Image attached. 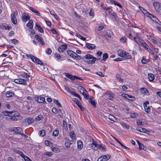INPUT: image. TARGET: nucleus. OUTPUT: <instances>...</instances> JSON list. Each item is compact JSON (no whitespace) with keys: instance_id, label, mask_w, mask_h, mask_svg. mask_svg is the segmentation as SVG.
<instances>
[{"instance_id":"obj_1","label":"nucleus","mask_w":161,"mask_h":161,"mask_svg":"<svg viewBox=\"0 0 161 161\" xmlns=\"http://www.w3.org/2000/svg\"><path fill=\"white\" fill-rule=\"evenodd\" d=\"M23 118L22 116L17 111H11L10 117H7V120L10 121H16L21 120Z\"/></svg>"},{"instance_id":"obj_2","label":"nucleus","mask_w":161,"mask_h":161,"mask_svg":"<svg viewBox=\"0 0 161 161\" xmlns=\"http://www.w3.org/2000/svg\"><path fill=\"white\" fill-rule=\"evenodd\" d=\"M29 57L32 59V61L34 63L41 65L43 64L42 63V61L40 60L39 59L37 58L36 57L31 55H29Z\"/></svg>"},{"instance_id":"obj_3","label":"nucleus","mask_w":161,"mask_h":161,"mask_svg":"<svg viewBox=\"0 0 161 161\" xmlns=\"http://www.w3.org/2000/svg\"><path fill=\"white\" fill-rule=\"evenodd\" d=\"M27 80H27H24L22 79H18L15 80L14 82L15 83L17 84L26 85L27 84L26 81Z\"/></svg>"},{"instance_id":"obj_4","label":"nucleus","mask_w":161,"mask_h":161,"mask_svg":"<svg viewBox=\"0 0 161 161\" xmlns=\"http://www.w3.org/2000/svg\"><path fill=\"white\" fill-rule=\"evenodd\" d=\"M73 101L75 102L76 104L78 105L79 108L82 111L84 110V108L82 106L81 103L78 101V100L75 98H73Z\"/></svg>"},{"instance_id":"obj_5","label":"nucleus","mask_w":161,"mask_h":161,"mask_svg":"<svg viewBox=\"0 0 161 161\" xmlns=\"http://www.w3.org/2000/svg\"><path fill=\"white\" fill-rule=\"evenodd\" d=\"M30 16H29L27 14L25 13H24L23 15H22V19L23 22H25L28 20L30 19Z\"/></svg>"},{"instance_id":"obj_6","label":"nucleus","mask_w":161,"mask_h":161,"mask_svg":"<svg viewBox=\"0 0 161 161\" xmlns=\"http://www.w3.org/2000/svg\"><path fill=\"white\" fill-rule=\"evenodd\" d=\"M67 48L66 45H62L60 46L58 48V50L60 53H62L64 52Z\"/></svg>"},{"instance_id":"obj_7","label":"nucleus","mask_w":161,"mask_h":161,"mask_svg":"<svg viewBox=\"0 0 161 161\" xmlns=\"http://www.w3.org/2000/svg\"><path fill=\"white\" fill-rule=\"evenodd\" d=\"M35 37L38 40V42L42 45H45L43 39L40 36L38 35H36L35 36Z\"/></svg>"},{"instance_id":"obj_8","label":"nucleus","mask_w":161,"mask_h":161,"mask_svg":"<svg viewBox=\"0 0 161 161\" xmlns=\"http://www.w3.org/2000/svg\"><path fill=\"white\" fill-rule=\"evenodd\" d=\"M153 6L156 11L158 10L161 8L160 3L158 2H155L153 3Z\"/></svg>"},{"instance_id":"obj_9","label":"nucleus","mask_w":161,"mask_h":161,"mask_svg":"<svg viewBox=\"0 0 161 161\" xmlns=\"http://www.w3.org/2000/svg\"><path fill=\"white\" fill-rule=\"evenodd\" d=\"M122 96L123 97H125L126 99H127L128 98H130L131 99H130L131 101H133L135 100V98L133 96L128 94H122Z\"/></svg>"},{"instance_id":"obj_10","label":"nucleus","mask_w":161,"mask_h":161,"mask_svg":"<svg viewBox=\"0 0 161 161\" xmlns=\"http://www.w3.org/2000/svg\"><path fill=\"white\" fill-rule=\"evenodd\" d=\"M139 8L140 10L142 11V12L144 14H145L147 16L149 17V16H150V15L151 14L149 13L146 10L140 6L139 7Z\"/></svg>"},{"instance_id":"obj_11","label":"nucleus","mask_w":161,"mask_h":161,"mask_svg":"<svg viewBox=\"0 0 161 161\" xmlns=\"http://www.w3.org/2000/svg\"><path fill=\"white\" fill-rule=\"evenodd\" d=\"M35 100L38 102L40 103H42L45 101V98L40 96H38L35 98Z\"/></svg>"},{"instance_id":"obj_12","label":"nucleus","mask_w":161,"mask_h":161,"mask_svg":"<svg viewBox=\"0 0 161 161\" xmlns=\"http://www.w3.org/2000/svg\"><path fill=\"white\" fill-rule=\"evenodd\" d=\"M34 121L33 119L31 118H28L25 120V123L28 125H30Z\"/></svg>"},{"instance_id":"obj_13","label":"nucleus","mask_w":161,"mask_h":161,"mask_svg":"<svg viewBox=\"0 0 161 161\" xmlns=\"http://www.w3.org/2000/svg\"><path fill=\"white\" fill-rule=\"evenodd\" d=\"M22 130L21 128L19 127H14L12 130L18 134L20 133V132H21Z\"/></svg>"},{"instance_id":"obj_14","label":"nucleus","mask_w":161,"mask_h":161,"mask_svg":"<svg viewBox=\"0 0 161 161\" xmlns=\"http://www.w3.org/2000/svg\"><path fill=\"white\" fill-rule=\"evenodd\" d=\"M15 12L11 14V19L14 25L16 24L17 23V20L16 18L15 17Z\"/></svg>"},{"instance_id":"obj_15","label":"nucleus","mask_w":161,"mask_h":161,"mask_svg":"<svg viewBox=\"0 0 161 161\" xmlns=\"http://www.w3.org/2000/svg\"><path fill=\"white\" fill-rule=\"evenodd\" d=\"M98 144H96V142L94 141H93L92 143L91 144V146L92 149L95 150H97L98 149Z\"/></svg>"},{"instance_id":"obj_16","label":"nucleus","mask_w":161,"mask_h":161,"mask_svg":"<svg viewBox=\"0 0 161 161\" xmlns=\"http://www.w3.org/2000/svg\"><path fill=\"white\" fill-rule=\"evenodd\" d=\"M134 34L135 36L132 35V33H130L129 35V37L131 40H133L136 43H138V42L136 40V36L135 35L136 33H134Z\"/></svg>"},{"instance_id":"obj_17","label":"nucleus","mask_w":161,"mask_h":161,"mask_svg":"<svg viewBox=\"0 0 161 161\" xmlns=\"http://www.w3.org/2000/svg\"><path fill=\"white\" fill-rule=\"evenodd\" d=\"M86 47L89 49L90 50H92L96 48V46L93 44L90 43H87L86 44Z\"/></svg>"},{"instance_id":"obj_18","label":"nucleus","mask_w":161,"mask_h":161,"mask_svg":"<svg viewBox=\"0 0 161 161\" xmlns=\"http://www.w3.org/2000/svg\"><path fill=\"white\" fill-rule=\"evenodd\" d=\"M65 75L71 80H75V75L73 76L67 73H65Z\"/></svg>"},{"instance_id":"obj_19","label":"nucleus","mask_w":161,"mask_h":161,"mask_svg":"<svg viewBox=\"0 0 161 161\" xmlns=\"http://www.w3.org/2000/svg\"><path fill=\"white\" fill-rule=\"evenodd\" d=\"M77 89L80 92V93L82 95L85 93V92L86 90L84 88L82 87L81 86H79L77 87Z\"/></svg>"},{"instance_id":"obj_20","label":"nucleus","mask_w":161,"mask_h":161,"mask_svg":"<svg viewBox=\"0 0 161 161\" xmlns=\"http://www.w3.org/2000/svg\"><path fill=\"white\" fill-rule=\"evenodd\" d=\"M118 55L121 57H124L125 56L126 52H124L122 50H119L118 51Z\"/></svg>"},{"instance_id":"obj_21","label":"nucleus","mask_w":161,"mask_h":161,"mask_svg":"<svg viewBox=\"0 0 161 161\" xmlns=\"http://www.w3.org/2000/svg\"><path fill=\"white\" fill-rule=\"evenodd\" d=\"M148 17L151 18L153 21L155 22H157L158 21H159V19L152 14H151L150 15V16H149Z\"/></svg>"},{"instance_id":"obj_22","label":"nucleus","mask_w":161,"mask_h":161,"mask_svg":"<svg viewBox=\"0 0 161 161\" xmlns=\"http://www.w3.org/2000/svg\"><path fill=\"white\" fill-rule=\"evenodd\" d=\"M135 35L136 36V39H138L139 42L141 43L142 44L144 42V41L140 37L138 33H136Z\"/></svg>"},{"instance_id":"obj_23","label":"nucleus","mask_w":161,"mask_h":161,"mask_svg":"<svg viewBox=\"0 0 161 161\" xmlns=\"http://www.w3.org/2000/svg\"><path fill=\"white\" fill-rule=\"evenodd\" d=\"M27 27H29L30 29H32L33 27V21L32 20H30L29 22L26 24Z\"/></svg>"},{"instance_id":"obj_24","label":"nucleus","mask_w":161,"mask_h":161,"mask_svg":"<svg viewBox=\"0 0 161 161\" xmlns=\"http://www.w3.org/2000/svg\"><path fill=\"white\" fill-rule=\"evenodd\" d=\"M38 23H36V29H37L40 32H41L42 33H43L44 32V31L43 29L41 27V26L40 25H38Z\"/></svg>"},{"instance_id":"obj_25","label":"nucleus","mask_w":161,"mask_h":161,"mask_svg":"<svg viewBox=\"0 0 161 161\" xmlns=\"http://www.w3.org/2000/svg\"><path fill=\"white\" fill-rule=\"evenodd\" d=\"M110 1V3L112 4H114L115 5H117L120 8H121L122 7V6L121 5V4L116 2L114 0H109Z\"/></svg>"},{"instance_id":"obj_26","label":"nucleus","mask_w":161,"mask_h":161,"mask_svg":"<svg viewBox=\"0 0 161 161\" xmlns=\"http://www.w3.org/2000/svg\"><path fill=\"white\" fill-rule=\"evenodd\" d=\"M11 111H4L2 112L3 115L5 116H8L9 117H10Z\"/></svg>"},{"instance_id":"obj_27","label":"nucleus","mask_w":161,"mask_h":161,"mask_svg":"<svg viewBox=\"0 0 161 161\" xmlns=\"http://www.w3.org/2000/svg\"><path fill=\"white\" fill-rule=\"evenodd\" d=\"M136 130L140 132H143L146 133H147V132H149L148 131L144 128H141L139 127H137L136 128Z\"/></svg>"},{"instance_id":"obj_28","label":"nucleus","mask_w":161,"mask_h":161,"mask_svg":"<svg viewBox=\"0 0 161 161\" xmlns=\"http://www.w3.org/2000/svg\"><path fill=\"white\" fill-rule=\"evenodd\" d=\"M29 8L33 13H36V15H38L40 14V13L36 9L33 8L31 7H30Z\"/></svg>"},{"instance_id":"obj_29","label":"nucleus","mask_w":161,"mask_h":161,"mask_svg":"<svg viewBox=\"0 0 161 161\" xmlns=\"http://www.w3.org/2000/svg\"><path fill=\"white\" fill-rule=\"evenodd\" d=\"M43 116L41 114H39L35 118V120L38 121L42 120L43 119Z\"/></svg>"},{"instance_id":"obj_30","label":"nucleus","mask_w":161,"mask_h":161,"mask_svg":"<svg viewBox=\"0 0 161 161\" xmlns=\"http://www.w3.org/2000/svg\"><path fill=\"white\" fill-rule=\"evenodd\" d=\"M97 60L96 58H93L92 60L87 61L86 62L88 64H94Z\"/></svg>"},{"instance_id":"obj_31","label":"nucleus","mask_w":161,"mask_h":161,"mask_svg":"<svg viewBox=\"0 0 161 161\" xmlns=\"http://www.w3.org/2000/svg\"><path fill=\"white\" fill-rule=\"evenodd\" d=\"M148 78L150 81H152L154 79V76L152 74H150L148 75Z\"/></svg>"},{"instance_id":"obj_32","label":"nucleus","mask_w":161,"mask_h":161,"mask_svg":"<svg viewBox=\"0 0 161 161\" xmlns=\"http://www.w3.org/2000/svg\"><path fill=\"white\" fill-rule=\"evenodd\" d=\"M108 55L107 53H105L103 55V59L101 60V62H103L108 58Z\"/></svg>"},{"instance_id":"obj_33","label":"nucleus","mask_w":161,"mask_h":161,"mask_svg":"<svg viewBox=\"0 0 161 161\" xmlns=\"http://www.w3.org/2000/svg\"><path fill=\"white\" fill-rule=\"evenodd\" d=\"M88 101L93 107H96V103L94 100H93L90 98L89 99Z\"/></svg>"},{"instance_id":"obj_34","label":"nucleus","mask_w":161,"mask_h":161,"mask_svg":"<svg viewBox=\"0 0 161 161\" xmlns=\"http://www.w3.org/2000/svg\"><path fill=\"white\" fill-rule=\"evenodd\" d=\"M77 147H78L80 149H81L83 147V144L82 142L80 141H79L77 142Z\"/></svg>"},{"instance_id":"obj_35","label":"nucleus","mask_w":161,"mask_h":161,"mask_svg":"<svg viewBox=\"0 0 161 161\" xmlns=\"http://www.w3.org/2000/svg\"><path fill=\"white\" fill-rule=\"evenodd\" d=\"M137 142L139 146V149L141 150L143 149L145 150V148L146 149V148L145 147V146L142 144L140 143L138 141H137Z\"/></svg>"},{"instance_id":"obj_36","label":"nucleus","mask_w":161,"mask_h":161,"mask_svg":"<svg viewBox=\"0 0 161 161\" xmlns=\"http://www.w3.org/2000/svg\"><path fill=\"white\" fill-rule=\"evenodd\" d=\"M14 93L11 92H9L8 93H7L6 94V96L7 98H9L11 97H13L14 96Z\"/></svg>"},{"instance_id":"obj_37","label":"nucleus","mask_w":161,"mask_h":161,"mask_svg":"<svg viewBox=\"0 0 161 161\" xmlns=\"http://www.w3.org/2000/svg\"><path fill=\"white\" fill-rule=\"evenodd\" d=\"M127 39L126 37L123 36L120 39L119 42L122 43H124L127 42Z\"/></svg>"},{"instance_id":"obj_38","label":"nucleus","mask_w":161,"mask_h":161,"mask_svg":"<svg viewBox=\"0 0 161 161\" xmlns=\"http://www.w3.org/2000/svg\"><path fill=\"white\" fill-rule=\"evenodd\" d=\"M85 58L87 59H92L93 58H95L91 54H88L86 55L84 57Z\"/></svg>"},{"instance_id":"obj_39","label":"nucleus","mask_w":161,"mask_h":161,"mask_svg":"<svg viewBox=\"0 0 161 161\" xmlns=\"http://www.w3.org/2000/svg\"><path fill=\"white\" fill-rule=\"evenodd\" d=\"M69 135L70 137L72 139H76V136L74 134V132H71L69 133Z\"/></svg>"},{"instance_id":"obj_40","label":"nucleus","mask_w":161,"mask_h":161,"mask_svg":"<svg viewBox=\"0 0 161 161\" xmlns=\"http://www.w3.org/2000/svg\"><path fill=\"white\" fill-rule=\"evenodd\" d=\"M83 95L84 97L86 99H88L89 98V95L87 91L86 90V91L85 92L84 94H83Z\"/></svg>"},{"instance_id":"obj_41","label":"nucleus","mask_w":161,"mask_h":161,"mask_svg":"<svg viewBox=\"0 0 161 161\" xmlns=\"http://www.w3.org/2000/svg\"><path fill=\"white\" fill-rule=\"evenodd\" d=\"M46 134L45 133V131L44 130H41L39 133V135L40 136H41L42 137H43L45 136Z\"/></svg>"},{"instance_id":"obj_42","label":"nucleus","mask_w":161,"mask_h":161,"mask_svg":"<svg viewBox=\"0 0 161 161\" xmlns=\"http://www.w3.org/2000/svg\"><path fill=\"white\" fill-rule=\"evenodd\" d=\"M148 59H146L145 57H143L142 60V63L143 64H146L148 63Z\"/></svg>"},{"instance_id":"obj_43","label":"nucleus","mask_w":161,"mask_h":161,"mask_svg":"<svg viewBox=\"0 0 161 161\" xmlns=\"http://www.w3.org/2000/svg\"><path fill=\"white\" fill-rule=\"evenodd\" d=\"M108 117H109V119L111 120H112V121H113L114 122L116 120V119L115 118V117L111 115H109Z\"/></svg>"},{"instance_id":"obj_44","label":"nucleus","mask_w":161,"mask_h":161,"mask_svg":"<svg viewBox=\"0 0 161 161\" xmlns=\"http://www.w3.org/2000/svg\"><path fill=\"white\" fill-rule=\"evenodd\" d=\"M98 148H99L103 152L106 151L104 147L101 144L98 145Z\"/></svg>"},{"instance_id":"obj_45","label":"nucleus","mask_w":161,"mask_h":161,"mask_svg":"<svg viewBox=\"0 0 161 161\" xmlns=\"http://www.w3.org/2000/svg\"><path fill=\"white\" fill-rule=\"evenodd\" d=\"M67 53L68 54L73 57L74 52L71 50H69L67 51Z\"/></svg>"},{"instance_id":"obj_46","label":"nucleus","mask_w":161,"mask_h":161,"mask_svg":"<svg viewBox=\"0 0 161 161\" xmlns=\"http://www.w3.org/2000/svg\"><path fill=\"white\" fill-rule=\"evenodd\" d=\"M72 95H74L76 97H78L80 99V100H81V98L79 94L76 93L75 92H72Z\"/></svg>"},{"instance_id":"obj_47","label":"nucleus","mask_w":161,"mask_h":161,"mask_svg":"<svg viewBox=\"0 0 161 161\" xmlns=\"http://www.w3.org/2000/svg\"><path fill=\"white\" fill-rule=\"evenodd\" d=\"M116 78H117V80L119 81L120 82H123V79H122L121 78L120 75L117 74L116 75Z\"/></svg>"},{"instance_id":"obj_48","label":"nucleus","mask_w":161,"mask_h":161,"mask_svg":"<svg viewBox=\"0 0 161 161\" xmlns=\"http://www.w3.org/2000/svg\"><path fill=\"white\" fill-rule=\"evenodd\" d=\"M58 133L59 131L58 130H55L53 131V135L55 136H58Z\"/></svg>"},{"instance_id":"obj_49","label":"nucleus","mask_w":161,"mask_h":161,"mask_svg":"<svg viewBox=\"0 0 161 161\" xmlns=\"http://www.w3.org/2000/svg\"><path fill=\"white\" fill-rule=\"evenodd\" d=\"M65 89L68 92H70L72 94V92H75L73 91H72L71 90H70L69 88L67 86H64Z\"/></svg>"},{"instance_id":"obj_50","label":"nucleus","mask_w":161,"mask_h":161,"mask_svg":"<svg viewBox=\"0 0 161 161\" xmlns=\"http://www.w3.org/2000/svg\"><path fill=\"white\" fill-rule=\"evenodd\" d=\"M138 115V114L136 113H131L130 114V116L131 118H136Z\"/></svg>"},{"instance_id":"obj_51","label":"nucleus","mask_w":161,"mask_h":161,"mask_svg":"<svg viewBox=\"0 0 161 161\" xmlns=\"http://www.w3.org/2000/svg\"><path fill=\"white\" fill-rule=\"evenodd\" d=\"M52 111L55 114H57L58 112V110L55 107L52 108Z\"/></svg>"},{"instance_id":"obj_52","label":"nucleus","mask_w":161,"mask_h":161,"mask_svg":"<svg viewBox=\"0 0 161 161\" xmlns=\"http://www.w3.org/2000/svg\"><path fill=\"white\" fill-rule=\"evenodd\" d=\"M44 154L48 156H51L52 155V153L51 152H45Z\"/></svg>"},{"instance_id":"obj_53","label":"nucleus","mask_w":161,"mask_h":161,"mask_svg":"<svg viewBox=\"0 0 161 161\" xmlns=\"http://www.w3.org/2000/svg\"><path fill=\"white\" fill-rule=\"evenodd\" d=\"M121 125H122V126H123V127H124L127 128V129H129L130 128L129 126L128 125H127L126 124L124 123H121Z\"/></svg>"},{"instance_id":"obj_54","label":"nucleus","mask_w":161,"mask_h":161,"mask_svg":"<svg viewBox=\"0 0 161 161\" xmlns=\"http://www.w3.org/2000/svg\"><path fill=\"white\" fill-rule=\"evenodd\" d=\"M54 102L59 107H61V104L59 103L58 102V100H54Z\"/></svg>"},{"instance_id":"obj_55","label":"nucleus","mask_w":161,"mask_h":161,"mask_svg":"<svg viewBox=\"0 0 161 161\" xmlns=\"http://www.w3.org/2000/svg\"><path fill=\"white\" fill-rule=\"evenodd\" d=\"M101 157L103 159H104V160H103V161H107V160H108V159H109V158L108 159L106 155H103V156H101Z\"/></svg>"},{"instance_id":"obj_56","label":"nucleus","mask_w":161,"mask_h":161,"mask_svg":"<svg viewBox=\"0 0 161 161\" xmlns=\"http://www.w3.org/2000/svg\"><path fill=\"white\" fill-rule=\"evenodd\" d=\"M147 104H149V102L148 101H146L145 103H144L143 106L145 109V108H147V107H149V106H147Z\"/></svg>"},{"instance_id":"obj_57","label":"nucleus","mask_w":161,"mask_h":161,"mask_svg":"<svg viewBox=\"0 0 161 161\" xmlns=\"http://www.w3.org/2000/svg\"><path fill=\"white\" fill-rule=\"evenodd\" d=\"M127 59H130L131 58V56L129 53H126L125 55Z\"/></svg>"},{"instance_id":"obj_58","label":"nucleus","mask_w":161,"mask_h":161,"mask_svg":"<svg viewBox=\"0 0 161 161\" xmlns=\"http://www.w3.org/2000/svg\"><path fill=\"white\" fill-rule=\"evenodd\" d=\"M52 51L51 49L49 48L47 49L46 51V52L48 54H50L51 53Z\"/></svg>"},{"instance_id":"obj_59","label":"nucleus","mask_w":161,"mask_h":161,"mask_svg":"<svg viewBox=\"0 0 161 161\" xmlns=\"http://www.w3.org/2000/svg\"><path fill=\"white\" fill-rule=\"evenodd\" d=\"M96 74L101 77H103L104 76V75L101 72H97Z\"/></svg>"},{"instance_id":"obj_60","label":"nucleus","mask_w":161,"mask_h":161,"mask_svg":"<svg viewBox=\"0 0 161 161\" xmlns=\"http://www.w3.org/2000/svg\"><path fill=\"white\" fill-rule=\"evenodd\" d=\"M89 15L91 16H94V12L92 9H91L89 12Z\"/></svg>"},{"instance_id":"obj_61","label":"nucleus","mask_w":161,"mask_h":161,"mask_svg":"<svg viewBox=\"0 0 161 161\" xmlns=\"http://www.w3.org/2000/svg\"><path fill=\"white\" fill-rule=\"evenodd\" d=\"M142 45L143 46V47L147 50L148 49V45L145 43V42H144L143 44H142Z\"/></svg>"},{"instance_id":"obj_62","label":"nucleus","mask_w":161,"mask_h":161,"mask_svg":"<svg viewBox=\"0 0 161 161\" xmlns=\"http://www.w3.org/2000/svg\"><path fill=\"white\" fill-rule=\"evenodd\" d=\"M12 42H13L15 45L17 44L19 42L16 39H13L11 40Z\"/></svg>"},{"instance_id":"obj_63","label":"nucleus","mask_w":161,"mask_h":161,"mask_svg":"<svg viewBox=\"0 0 161 161\" xmlns=\"http://www.w3.org/2000/svg\"><path fill=\"white\" fill-rule=\"evenodd\" d=\"M71 143L69 142H66L65 143V146L67 147H69Z\"/></svg>"},{"instance_id":"obj_64","label":"nucleus","mask_w":161,"mask_h":161,"mask_svg":"<svg viewBox=\"0 0 161 161\" xmlns=\"http://www.w3.org/2000/svg\"><path fill=\"white\" fill-rule=\"evenodd\" d=\"M24 158L25 161H32V160L26 156L25 157H24Z\"/></svg>"}]
</instances>
